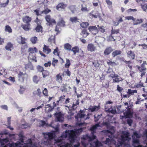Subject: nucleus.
Instances as JSON below:
<instances>
[{"label":"nucleus","instance_id":"1","mask_svg":"<svg viewBox=\"0 0 147 147\" xmlns=\"http://www.w3.org/2000/svg\"><path fill=\"white\" fill-rule=\"evenodd\" d=\"M124 104L119 106L117 110L119 113H123L124 116L126 118H130L132 117L133 112V104L130 102H123Z\"/></svg>","mask_w":147,"mask_h":147},{"label":"nucleus","instance_id":"2","mask_svg":"<svg viewBox=\"0 0 147 147\" xmlns=\"http://www.w3.org/2000/svg\"><path fill=\"white\" fill-rule=\"evenodd\" d=\"M28 51L29 53L28 57V60L31 61H34L35 62H36L37 60L35 57V53L37 52V49L35 47L29 48L28 49Z\"/></svg>","mask_w":147,"mask_h":147},{"label":"nucleus","instance_id":"3","mask_svg":"<svg viewBox=\"0 0 147 147\" xmlns=\"http://www.w3.org/2000/svg\"><path fill=\"white\" fill-rule=\"evenodd\" d=\"M140 135L136 132L133 133V135L132 136L133 140V145L134 147H142V146L140 145L139 140L137 138H140Z\"/></svg>","mask_w":147,"mask_h":147},{"label":"nucleus","instance_id":"4","mask_svg":"<svg viewBox=\"0 0 147 147\" xmlns=\"http://www.w3.org/2000/svg\"><path fill=\"white\" fill-rule=\"evenodd\" d=\"M146 64V61H144L143 63L141 64L140 66L138 65H136V67L140 72H141L140 75L141 78L142 77L146 74V71L147 70V68L145 66V65Z\"/></svg>","mask_w":147,"mask_h":147},{"label":"nucleus","instance_id":"5","mask_svg":"<svg viewBox=\"0 0 147 147\" xmlns=\"http://www.w3.org/2000/svg\"><path fill=\"white\" fill-rule=\"evenodd\" d=\"M45 20L47 22V24L49 26H52L53 24H56L55 20L51 18L50 15H47L45 17Z\"/></svg>","mask_w":147,"mask_h":147},{"label":"nucleus","instance_id":"6","mask_svg":"<svg viewBox=\"0 0 147 147\" xmlns=\"http://www.w3.org/2000/svg\"><path fill=\"white\" fill-rule=\"evenodd\" d=\"M28 75L26 73H23V72L20 71L18 74V77L19 81L23 82L24 79L27 77Z\"/></svg>","mask_w":147,"mask_h":147},{"label":"nucleus","instance_id":"7","mask_svg":"<svg viewBox=\"0 0 147 147\" xmlns=\"http://www.w3.org/2000/svg\"><path fill=\"white\" fill-rule=\"evenodd\" d=\"M88 30L94 35H96L98 32V30L96 26H89Z\"/></svg>","mask_w":147,"mask_h":147},{"label":"nucleus","instance_id":"8","mask_svg":"<svg viewBox=\"0 0 147 147\" xmlns=\"http://www.w3.org/2000/svg\"><path fill=\"white\" fill-rule=\"evenodd\" d=\"M54 115L58 121L61 122H63L64 121L63 115L61 112L55 113Z\"/></svg>","mask_w":147,"mask_h":147},{"label":"nucleus","instance_id":"9","mask_svg":"<svg viewBox=\"0 0 147 147\" xmlns=\"http://www.w3.org/2000/svg\"><path fill=\"white\" fill-rule=\"evenodd\" d=\"M76 136L75 132L73 130H71L69 134V138L71 142H74L75 141V137Z\"/></svg>","mask_w":147,"mask_h":147},{"label":"nucleus","instance_id":"10","mask_svg":"<svg viewBox=\"0 0 147 147\" xmlns=\"http://www.w3.org/2000/svg\"><path fill=\"white\" fill-rule=\"evenodd\" d=\"M53 107H52L50 105L48 104L45 106V111L46 113H48L52 111L54 107L56 106V104L55 102H53Z\"/></svg>","mask_w":147,"mask_h":147},{"label":"nucleus","instance_id":"11","mask_svg":"<svg viewBox=\"0 0 147 147\" xmlns=\"http://www.w3.org/2000/svg\"><path fill=\"white\" fill-rule=\"evenodd\" d=\"M129 134L128 132H123L121 136V141L125 142L126 141H129L130 139L129 138Z\"/></svg>","mask_w":147,"mask_h":147},{"label":"nucleus","instance_id":"12","mask_svg":"<svg viewBox=\"0 0 147 147\" xmlns=\"http://www.w3.org/2000/svg\"><path fill=\"white\" fill-rule=\"evenodd\" d=\"M67 6V5L64 3L63 2H61L59 3L56 6V9L59 11L60 9H64Z\"/></svg>","mask_w":147,"mask_h":147},{"label":"nucleus","instance_id":"13","mask_svg":"<svg viewBox=\"0 0 147 147\" xmlns=\"http://www.w3.org/2000/svg\"><path fill=\"white\" fill-rule=\"evenodd\" d=\"M87 50L91 52L94 51L96 50V47L92 43L88 44L87 47Z\"/></svg>","mask_w":147,"mask_h":147},{"label":"nucleus","instance_id":"14","mask_svg":"<svg viewBox=\"0 0 147 147\" xmlns=\"http://www.w3.org/2000/svg\"><path fill=\"white\" fill-rule=\"evenodd\" d=\"M127 57L129 59L133 60L134 59L136 54L134 52L131 50L128 51L127 53Z\"/></svg>","mask_w":147,"mask_h":147},{"label":"nucleus","instance_id":"15","mask_svg":"<svg viewBox=\"0 0 147 147\" xmlns=\"http://www.w3.org/2000/svg\"><path fill=\"white\" fill-rule=\"evenodd\" d=\"M85 111L84 110H80L79 113H78L76 116H75V118L77 119L78 118H82L85 116L86 115L84 114Z\"/></svg>","mask_w":147,"mask_h":147},{"label":"nucleus","instance_id":"16","mask_svg":"<svg viewBox=\"0 0 147 147\" xmlns=\"http://www.w3.org/2000/svg\"><path fill=\"white\" fill-rule=\"evenodd\" d=\"M113 51V49L111 47H107L104 52V54L105 55H109Z\"/></svg>","mask_w":147,"mask_h":147},{"label":"nucleus","instance_id":"17","mask_svg":"<svg viewBox=\"0 0 147 147\" xmlns=\"http://www.w3.org/2000/svg\"><path fill=\"white\" fill-rule=\"evenodd\" d=\"M143 20L142 19H136L134 18L133 22V24L134 25H137L140 24L143 22Z\"/></svg>","mask_w":147,"mask_h":147},{"label":"nucleus","instance_id":"18","mask_svg":"<svg viewBox=\"0 0 147 147\" xmlns=\"http://www.w3.org/2000/svg\"><path fill=\"white\" fill-rule=\"evenodd\" d=\"M63 74L59 73L56 75V81L59 83H61L63 81Z\"/></svg>","mask_w":147,"mask_h":147},{"label":"nucleus","instance_id":"19","mask_svg":"<svg viewBox=\"0 0 147 147\" xmlns=\"http://www.w3.org/2000/svg\"><path fill=\"white\" fill-rule=\"evenodd\" d=\"M23 22L26 24H30V22H31L32 18L29 16H25L22 18Z\"/></svg>","mask_w":147,"mask_h":147},{"label":"nucleus","instance_id":"20","mask_svg":"<svg viewBox=\"0 0 147 147\" xmlns=\"http://www.w3.org/2000/svg\"><path fill=\"white\" fill-rule=\"evenodd\" d=\"M30 25V24H22L21 26L24 30L27 31L31 29Z\"/></svg>","mask_w":147,"mask_h":147},{"label":"nucleus","instance_id":"21","mask_svg":"<svg viewBox=\"0 0 147 147\" xmlns=\"http://www.w3.org/2000/svg\"><path fill=\"white\" fill-rule=\"evenodd\" d=\"M43 51L46 54H48L51 53V50L48 46L44 45L43 48Z\"/></svg>","mask_w":147,"mask_h":147},{"label":"nucleus","instance_id":"22","mask_svg":"<svg viewBox=\"0 0 147 147\" xmlns=\"http://www.w3.org/2000/svg\"><path fill=\"white\" fill-rule=\"evenodd\" d=\"M92 107V108H91L90 107H89L88 109L89 111H90L92 112H93L95 111H98L100 108L99 106H94Z\"/></svg>","mask_w":147,"mask_h":147},{"label":"nucleus","instance_id":"23","mask_svg":"<svg viewBox=\"0 0 147 147\" xmlns=\"http://www.w3.org/2000/svg\"><path fill=\"white\" fill-rule=\"evenodd\" d=\"M80 34L83 37L86 38L89 35V33L88 32L86 29H84L82 30Z\"/></svg>","mask_w":147,"mask_h":147},{"label":"nucleus","instance_id":"24","mask_svg":"<svg viewBox=\"0 0 147 147\" xmlns=\"http://www.w3.org/2000/svg\"><path fill=\"white\" fill-rule=\"evenodd\" d=\"M28 47V44H24V45H22L21 48V50L22 52V53L23 54H25L26 50V49Z\"/></svg>","mask_w":147,"mask_h":147},{"label":"nucleus","instance_id":"25","mask_svg":"<svg viewBox=\"0 0 147 147\" xmlns=\"http://www.w3.org/2000/svg\"><path fill=\"white\" fill-rule=\"evenodd\" d=\"M13 48V45L10 42H8L5 47V49L8 51H11Z\"/></svg>","mask_w":147,"mask_h":147},{"label":"nucleus","instance_id":"26","mask_svg":"<svg viewBox=\"0 0 147 147\" xmlns=\"http://www.w3.org/2000/svg\"><path fill=\"white\" fill-rule=\"evenodd\" d=\"M122 51L120 50H116L114 51L112 53V55L113 57H115L118 55H120Z\"/></svg>","mask_w":147,"mask_h":147},{"label":"nucleus","instance_id":"27","mask_svg":"<svg viewBox=\"0 0 147 147\" xmlns=\"http://www.w3.org/2000/svg\"><path fill=\"white\" fill-rule=\"evenodd\" d=\"M65 22L63 18H61L57 23V25L61 27H64L65 26Z\"/></svg>","mask_w":147,"mask_h":147},{"label":"nucleus","instance_id":"28","mask_svg":"<svg viewBox=\"0 0 147 147\" xmlns=\"http://www.w3.org/2000/svg\"><path fill=\"white\" fill-rule=\"evenodd\" d=\"M137 3L141 7L147 3L146 1L144 0H135Z\"/></svg>","mask_w":147,"mask_h":147},{"label":"nucleus","instance_id":"29","mask_svg":"<svg viewBox=\"0 0 147 147\" xmlns=\"http://www.w3.org/2000/svg\"><path fill=\"white\" fill-rule=\"evenodd\" d=\"M81 26L83 28H87L89 25V24L87 22H83L81 23H80Z\"/></svg>","mask_w":147,"mask_h":147},{"label":"nucleus","instance_id":"30","mask_svg":"<svg viewBox=\"0 0 147 147\" xmlns=\"http://www.w3.org/2000/svg\"><path fill=\"white\" fill-rule=\"evenodd\" d=\"M79 19L77 17H71L70 18L69 20L72 23H76L77 22H79Z\"/></svg>","mask_w":147,"mask_h":147},{"label":"nucleus","instance_id":"31","mask_svg":"<svg viewBox=\"0 0 147 147\" xmlns=\"http://www.w3.org/2000/svg\"><path fill=\"white\" fill-rule=\"evenodd\" d=\"M116 90L120 94V95L122 97L123 93L122 92L123 91V92H124V91H123V88L120 86L119 85H118L117 86V88Z\"/></svg>","mask_w":147,"mask_h":147},{"label":"nucleus","instance_id":"32","mask_svg":"<svg viewBox=\"0 0 147 147\" xmlns=\"http://www.w3.org/2000/svg\"><path fill=\"white\" fill-rule=\"evenodd\" d=\"M136 42L134 41L130 42L128 44V45L130 49H133L136 45Z\"/></svg>","mask_w":147,"mask_h":147},{"label":"nucleus","instance_id":"33","mask_svg":"<svg viewBox=\"0 0 147 147\" xmlns=\"http://www.w3.org/2000/svg\"><path fill=\"white\" fill-rule=\"evenodd\" d=\"M137 91L136 90H133L131 89H129L128 91L127 92V93L130 96L131 95H134V93H137Z\"/></svg>","mask_w":147,"mask_h":147},{"label":"nucleus","instance_id":"34","mask_svg":"<svg viewBox=\"0 0 147 147\" xmlns=\"http://www.w3.org/2000/svg\"><path fill=\"white\" fill-rule=\"evenodd\" d=\"M43 28L41 25H37L35 28V30L36 32H42Z\"/></svg>","mask_w":147,"mask_h":147},{"label":"nucleus","instance_id":"35","mask_svg":"<svg viewBox=\"0 0 147 147\" xmlns=\"http://www.w3.org/2000/svg\"><path fill=\"white\" fill-rule=\"evenodd\" d=\"M99 126H100V124L99 123L96 124L90 127V130L94 132L96 131L97 127Z\"/></svg>","mask_w":147,"mask_h":147},{"label":"nucleus","instance_id":"36","mask_svg":"<svg viewBox=\"0 0 147 147\" xmlns=\"http://www.w3.org/2000/svg\"><path fill=\"white\" fill-rule=\"evenodd\" d=\"M79 48L78 46H75L73 47L71 50L73 52L74 55L79 52Z\"/></svg>","mask_w":147,"mask_h":147},{"label":"nucleus","instance_id":"37","mask_svg":"<svg viewBox=\"0 0 147 147\" xmlns=\"http://www.w3.org/2000/svg\"><path fill=\"white\" fill-rule=\"evenodd\" d=\"M71 46L68 43H66L64 45V49L66 50H71Z\"/></svg>","mask_w":147,"mask_h":147},{"label":"nucleus","instance_id":"38","mask_svg":"<svg viewBox=\"0 0 147 147\" xmlns=\"http://www.w3.org/2000/svg\"><path fill=\"white\" fill-rule=\"evenodd\" d=\"M42 74L43 78H46L49 75V72L47 70H44L42 72Z\"/></svg>","mask_w":147,"mask_h":147},{"label":"nucleus","instance_id":"39","mask_svg":"<svg viewBox=\"0 0 147 147\" xmlns=\"http://www.w3.org/2000/svg\"><path fill=\"white\" fill-rule=\"evenodd\" d=\"M124 62L125 63L126 66H128L131 71L132 70V66L131 65V62L130 61H127L125 60Z\"/></svg>","mask_w":147,"mask_h":147},{"label":"nucleus","instance_id":"40","mask_svg":"<svg viewBox=\"0 0 147 147\" xmlns=\"http://www.w3.org/2000/svg\"><path fill=\"white\" fill-rule=\"evenodd\" d=\"M55 36H51L49 38L48 40V41L51 43H55Z\"/></svg>","mask_w":147,"mask_h":147},{"label":"nucleus","instance_id":"41","mask_svg":"<svg viewBox=\"0 0 147 147\" xmlns=\"http://www.w3.org/2000/svg\"><path fill=\"white\" fill-rule=\"evenodd\" d=\"M5 32H8L9 33H11L12 32V30L11 27L8 25L5 26Z\"/></svg>","mask_w":147,"mask_h":147},{"label":"nucleus","instance_id":"42","mask_svg":"<svg viewBox=\"0 0 147 147\" xmlns=\"http://www.w3.org/2000/svg\"><path fill=\"white\" fill-rule=\"evenodd\" d=\"M21 37V41L20 42H19V43L20 44H27L26 42V39L24 37H23L22 36H20Z\"/></svg>","mask_w":147,"mask_h":147},{"label":"nucleus","instance_id":"43","mask_svg":"<svg viewBox=\"0 0 147 147\" xmlns=\"http://www.w3.org/2000/svg\"><path fill=\"white\" fill-rule=\"evenodd\" d=\"M98 28V30H99L101 32L104 33L105 31V27L103 26H100L99 25L97 26Z\"/></svg>","mask_w":147,"mask_h":147},{"label":"nucleus","instance_id":"44","mask_svg":"<svg viewBox=\"0 0 147 147\" xmlns=\"http://www.w3.org/2000/svg\"><path fill=\"white\" fill-rule=\"evenodd\" d=\"M51 11L50 9H49L48 7H47L44 10L41 11V13H44L46 15L51 12Z\"/></svg>","mask_w":147,"mask_h":147},{"label":"nucleus","instance_id":"45","mask_svg":"<svg viewBox=\"0 0 147 147\" xmlns=\"http://www.w3.org/2000/svg\"><path fill=\"white\" fill-rule=\"evenodd\" d=\"M106 109H108L107 110V112H108L111 113L112 114H115L116 113V111L115 110H114L112 108V107H111L110 108L108 109L106 108Z\"/></svg>","mask_w":147,"mask_h":147},{"label":"nucleus","instance_id":"46","mask_svg":"<svg viewBox=\"0 0 147 147\" xmlns=\"http://www.w3.org/2000/svg\"><path fill=\"white\" fill-rule=\"evenodd\" d=\"M123 79L121 77L119 78H115L113 80V82H119L121 81H122Z\"/></svg>","mask_w":147,"mask_h":147},{"label":"nucleus","instance_id":"47","mask_svg":"<svg viewBox=\"0 0 147 147\" xmlns=\"http://www.w3.org/2000/svg\"><path fill=\"white\" fill-rule=\"evenodd\" d=\"M107 63L108 65H111L112 66L117 65L116 63L115 62H112L110 60H108L107 61Z\"/></svg>","mask_w":147,"mask_h":147},{"label":"nucleus","instance_id":"48","mask_svg":"<svg viewBox=\"0 0 147 147\" xmlns=\"http://www.w3.org/2000/svg\"><path fill=\"white\" fill-rule=\"evenodd\" d=\"M58 62V60L55 59L54 58H53L51 64L54 67H55Z\"/></svg>","mask_w":147,"mask_h":147},{"label":"nucleus","instance_id":"49","mask_svg":"<svg viewBox=\"0 0 147 147\" xmlns=\"http://www.w3.org/2000/svg\"><path fill=\"white\" fill-rule=\"evenodd\" d=\"M65 95L64 94L61 96L59 98V100L57 101V102H59L60 101L61 102H63L64 101V99H65Z\"/></svg>","mask_w":147,"mask_h":147},{"label":"nucleus","instance_id":"50","mask_svg":"<svg viewBox=\"0 0 147 147\" xmlns=\"http://www.w3.org/2000/svg\"><path fill=\"white\" fill-rule=\"evenodd\" d=\"M34 22H35L37 25H41L42 21L40 20L39 19L38 17H36L34 20Z\"/></svg>","mask_w":147,"mask_h":147},{"label":"nucleus","instance_id":"51","mask_svg":"<svg viewBox=\"0 0 147 147\" xmlns=\"http://www.w3.org/2000/svg\"><path fill=\"white\" fill-rule=\"evenodd\" d=\"M46 135L48 136V138L49 140H51L53 138V133L51 132H49L47 133H45Z\"/></svg>","mask_w":147,"mask_h":147},{"label":"nucleus","instance_id":"52","mask_svg":"<svg viewBox=\"0 0 147 147\" xmlns=\"http://www.w3.org/2000/svg\"><path fill=\"white\" fill-rule=\"evenodd\" d=\"M37 69L38 71L42 73L44 70V68L40 65L37 66Z\"/></svg>","mask_w":147,"mask_h":147},{"label":"nucleus","instance_id":"53","mask_svg":"<svg viewBox=\"0 0 147 147\" xmlns=\"http://www.w3.org/2000/svg\"><path fill=\"white\" fill-rule=\"evenodd\" d=\"M37 40V38L36 36L32 37L30 39V41L32 42L34 44L36 43Z\"/></svg>","mask_w":147,"mask_h":147},{"label":"nucleus","instance_id":"54","mask_svg":"<svg viewBox=\"0 0 147 147\" xmlns=\"http://www.w3.org/2000/svg\"><path fill=\"white\" fill-rule=\"evenodd\" d=\"M71 65L70 60L69 59H66V63L65 64V67L67 68H69Z\"/></svg>","mask_w":147,"mask_h":147},{"label":"nucleus","instance_id":"55","mask_svg":"<svg viewBox=\"0 0 147 147\" xmlns=\"http://www.w3.org/2000/svg\"><path fill=\"white\" fill-rule=\"evenodd\" d=\"M42 93L44 96H49L48 90L46 88H44V90H43Z\"/></svg>","mask_w":147,"mask_h":147},{"label":"nucleus","instance_id":"56","mask_svg":"<svg viewBox=\"0 0 147 147\" xmlns=\"http://www.w3.org/2000/svg\"><path fill=\"white\" fill-rule=\"evenodd\" d=\"M119 30L118 29L115 30L112 28L111 31V35L115 34H117L119 32Z\"/></svg>","mask_w":147,"mask_h":147},{"label":"nucleus","instance_id":"57","mask_svg":"<svg viewBox=\"0 0 147 147\" xmlns=\"http://www.w3.org/2000/svg\"><path fill=\"white\" fill-rule=\"evenodd\" d=\"M112 35H111V34L109 36V38L108 39V41H115V39L114 38L113 36Z\"/></svg>","mask_w":147,"mask_h":147},{"label":"nucleus","instance_id":"58","mask_svg":"<svg viewBox=\"0 0 147 147\" xmlns=\"http://www.w3.org/2000/svg\"><path fill=\"white\" fill-rule=\"evenodd\" d=\"M61 90L63 92H65L67 90V89L66 88V85L63 84L61 87Z\"/></svg>","mask_w":147,"mask_h":147},{"label":"nucleus","instance_id":"59","mask_svg":"<svg viewBox=\"0 0 147 147\" xmlns=\"http://www.w3.org/2000/svg\"><path fill=\"white\" fill-rule=\"evenodd\" d=\"M33 82L36 83H37L39 80L37 76H34L33 77Z\"/></svg>","mask_w":147,"mask_h":147},{"label":"nucleus","instance_id":"60","mask_svg":"<svg viewBox=\"0 0 147 147\" xmlns=\"http://www.w3.org/2000/svg\"><path fill=\"white\" fill-rule=\"evenodd\" d=\"M58 48L57 47L56 49L54 50L53 53L55 55L59 56V53L58 52Z\"/></svg>","mask_w":147,"mask_h":147},{"label":"nucleus","instance_id":"61","mask_svg":"<svg viewBox=\"0 0 147 147\" xmlns=\"http://www.w3.org/2000/svg\"><path fill=\"white\" fill-rule=\"evenodd\" d=\"M95 147H100L101 145V143L98 140L95 142Z\"/></svg>","mask_w":147,"mask_h":147},{"label":"nucleus","instance_id":"62","mask_svg":"<svg viewBox=\"0 0 147 147\" xmlns=\"http://www.w3.org/2000/svg\"><path fill=\"white\" fill-rule=\"evenodd\" d=\"M139 46H142V49H147V44L146 45L145 43H144L143 44H139Z\"/></svg>","mask_w":147,"mask_h":147},{"label":"nucleus","instance_id":"63","mask_svg":"<svg viewBox=\"0 0 147 147\" xmlns=\"http://www.w3.org/2000/svg\"><path fill=\"white\" fill-rule=\"evenodd\" d=\"M141 8L144 11H146L147 10V3L143 5L141 7Z\"/></svg>","mask_w":147,"mask_h":147},{"label":"nucleus","instance_id":"64","mask_svg":"<svg viewBox=\"0 0 147 147\" xmlns=\"http://www.w3.org/2000/svg\"><path fill=\"white\" fill-rule=\"evenodd\" d=\"M10 147H17L18 144L17 143H12L11 144L9 143Z\"/></svg>","mask_w":147,"mask_h":147}]
</instances>
